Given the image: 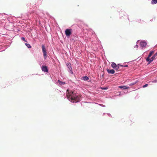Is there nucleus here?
Returning <instances> with one entry per match:
<instances>
[{
    "label": "nucleus",
    "mask_w": 157,
    "mask_h": 157,
    "mask_svg": "<svg viewBox=\"0 0 157 157\" xmlns=\"http://www.w3.org/2000/svg\"><path fill=\"white\" fill-rule=\"evenodd\" d=\"M123 67H128V65H126L123 66Z\"/></svg>",
    "instance_id": "obj_22"
},
{
    "label": "nucleus",
    "mask_w": 157,
    "mask_h": 157,
    "mask_svg": "<svg viewBox=\"0 0 157 157\" xmlns=\"http://www.w3.org/2000/svg\"><path fill=\"white\" fill-rule=\"evenodd\" d=\"M118 88L122 89H128L129 88L128 86H118Z\"/></svg>",
    "instance_id": "obj_8"
},
{
    "label": "nucleus",
    "mask_w": 157,
    "mask_h": 157,
    "mask_svg": "<svg viewBox=\"0 0 157 157\" xmlns=\"http://www.w3.org/2000/svg\"><path fill=\"white\" fill-rule=\"evenodd\" d=\"M72 29H67L65 31V34L67 36H70L71 34Z\"/></svg>",
    "instance_id": "obj_3"
},
{
    "label": "nucleus",
    "mask_w": 157,
    "mask_h": 157,
    "mask_svg": "<svg viewBox=\"0 0 157 157\" xmlns=\"http://www.w3.org/2000/svg\"><path fill=\"white\" fill-rule=\"evenodd\" d=\"M154 53V51H151L148 55L147 58H150V57Z\"/></svg>",
    "instance_id": "obj_12"
},
{
    "label": "nucleus",
    "mask_w": 157,
    "mask_h": 157,
    "mask_svg": "<svg viewBox=\"0 0 157 157\" xmlns=\"http://www.w3.org/2000/svg\"><path fill=\"white\" fill-rule=\"evenodd\" d=\"M148 86V84H146L144 85L143 87V88H145V87H146L147 86Z\"/></svg>",
    "instance_id": "obj_17"
},
{
    "label": "nucleus",
    "mask_w": 157,
    "mask_h": 157,
    "mask_svg": "<svg viewBox=\"0 0 157 157\" xmlns=\"http://www.w3.org/2000/svg\"><path fill=\"white\" fill-rule=\"evenodd\" d=\"M42 70L43 71L45 72H48L47 67L45 66H43L42 67Z\"/></svg>",
    "instance_id": "obj_6"
},
{
    "label": "nucleus",
    "mask_w": 157,
    "mask_h": 157,
    "mask_svg": "<svg viewBox=\"0 0 157 157\" xmlns=\"http://www.w3.org/2000/svg\"><path fill=\"white\" fill-rule=\"evenodd\" d=\"M67 65L68 67V68L69 70H70V72L71 73V74H73V72L72 71V69L71 68V64L70 63H67L66 64Z\"/></svg>",
    "instance_id": "obj_5"
},
{
    "label": "nucleus",
    "mask_w": 157,
    "mask_h": 157,
    "mask_svg": "<svg viewBox=\"0 0 157 157\" xmlns=\"http://www.w3.org/2000/svg\"><path fill=\"white\" fill-rule=\"evenodd\" d=\"M157 55V53L155 54L151 57V59L149 58H147L146 59L147 61L148 62H149V63L151 62L155 58V57Z\"/></svg>",
    "instance_id": "obj_4"
},
{
    "label": "nucleus",
    "mask_w": 157,
    "mask_h": 157,
    "mask_svg": "<svg viewBox=\"0 0 157 157\" xmlns=\"http://www.w3.org/2000/svg\"><path fill=\"white\" fill-rule=\"evenodd\" d=\"M58 82H59V84L60 85H64L65 84V82L61 81L59 80H58Z\"/></svg>",
    "instance_id": "obj_13"
},
{
    "label": "nucleus",
    "mask_w": 157,
    "mask_h": 157,
    "mask_svg": "<svg viewBox=\"0 0 157 157\" xmlns=\"http://www.w3.org/2000/svg\"><path fill=\"white\" fill-rule=\"evenodd\" d=\"M153 82H157V80H154V81H153Z\"/></svg>",
    "instance_id": "obj_21"
},
{
    "label": "nucleus",
    "mask_w": 157,
    "mask_h": 157,
    "mask_svg": "<svg viewBox=\"0 0 157 157\" xmlns=\"http://www.w3.org/2000/svg\"><path fill=\"white\" fill-rule=\"evenodd\" d=\"M136 46L137 47L138 46L137 45H136Z\"/></svg>",
    "instance_id": "obj_23"
},
{
    "label": "nucleus",
    "mask_w": 157,
    "mask_h": 157,
    "mask_svg": "<svg viewBox=\"0 0 157 157\" xmlns=\"http://www.w3.org/2000/svg\"><path fill=\"white\" fill-rule=\"evenodd\" d=\"M151 3L152 4H156L157 3V0H152L151 2Z\"/></svg>",
    "instance_id": "obj_11"
},
{
    "label": "nucleus",
    "mask_w": 157,
    "mask_h": 157,
    "mask_svg": "<svg viewBox=\"0 0 157 157\" xmlns=\"http://www.w3.org/2000/svg\"><path fill=\"white\" fill-rule=\"evenodd\" d=\"M67 96L68 100L73 103H76L80 101V95L76 94L75 92H71L70 93L68 92Z\"/></svg>",
    "instance_id": "obj_1"
},
{
    "label": "nucleus",
    "mask_w": 157,
    "mask_h": 157,
    "mask_svg": "<svg viewBox=\"0 0 157 157\" xmlns=\"http://www.w3.org/2000/svg\"><path fill=\"white\" fill-rule=\"evenodd\" d=\"M117 67H116V68H115L114 69L116 70H118L119 69L120 67L117 66Z\"/></svg>",
    "instance_id": "obj_19"
},
{
    "label": "nucleus",
    "mask_w": 157,
    "mask_h": 157,
    "mask_svg": "<svg viewBox=\"0 0 157 157\" xmlns=\"http://www.w3.org/2000/svg\"><path fill=\"white\" fill-rule=\"evenodd\" d=\"M107 71L109 74H113L115 72V71L113 69L109 70L108 69L107 70Z\"/></svg>",
    "instance_id": "obj_9"
},
{
    "label": "nucleus",
    "mask_w": 157,
    "mask_h": 157,
    "mask_svg": "<svg viewBox=\"0 0 157 157\" xmlns=\"http://www.w3.org/2000/svg\"><path fill=\"white\" fill-rule=\"evenodd\" d=\"M117 65V66H118V67H123V65H121L120 64H118Z\"/></svg>",
    "instance_id": "obj_18"
},
{
    "label": "nucleus",
    "mask_w": 157,
    "mask_h": 157,
    "mask_svg": "<svg viewBox=\"0 0 157 157\" xmlns=\"http://www.w3.org/2000/svg\"><path fill=\"white\" fill-rule=\"evenodd\" d=\"M21 39L22 40L24 41L25 42H27V41L25 40V38L24 37H21Z\"/></svg>",
    "instance_id": "obj_16"
},
{
    "label": "nucleus",
    "mask_w": 157,
    "mask_h": 157,
    "mask_svg": "<svg viewBox=\"0 0 157 157\" xmlns=\"http://www.w3.org/2000/svg\"><path fill=\"white\" fill-rule=\"evenodd\" d=\"M25 44L27 46V47L29 48H31V46L29 44L25 43Z\"/></svg>",
    "instance_id": "obj_15"
},
{
    "label": "nucleus",
    "mask_w": 157,
    "mask_h": 157,
    "mask_svg": "<svg viewBox=\"0 0 157 157\" xmlns=\"http://www.w3.org/2000/svg\"><path fill=\"white\" fill-rule=\"evenodd\" d=\"M135 84V83H130V84H129V85L130 86H132V85H134Z\"/></svg>",
    "instance_id": "obj_20"
},
{
    "label": "nucleus",
    "mask_w": 157,
    "mask_h": 157,
    "mask_svg": "<svg viewBox=\"0 0 157 157\" xmlns=\"http://www.w3.org/2000/svg\"><path fill=\"white\" fill-rule=\"evenodd\" d=\"M147 43L145 41H142L140 42V46L142 47H145L147 45Z\"/></svg>",
    "instance_id": "obj_7"
},
{
    "label": "nucleus",
    "mask_w": 157,
    "mask_h": 157,
    "mask_svg": "<svg viewBox=\"0 0 157 157\" xmlns=\"http://www.w3.org/2000/svg\"><path fill=\"white\" fill-rule=\"evenodd\" d=\"M42 49L43 53L44 59H46L47 57V54L46 50L44 44H42Z\"/></svg>",
    "instance_id": "obj_2"
},
{
    "label": "nucleus",
    "mask_w": 157,
    "mask_h": 157,
    "mask_svg": "<svg viewBox=\"0 0 157 157\" xmlns=\"http://www.w3.org/2000/svg\"><path fill=\"white\" fill-rule=\"evenodd\" d=\"M116 64L114 62L112 63L111 64V67L114 69L117 67Z\"/></svg>",
    "instance_id": "obj_10"
},
{
    "label": "nucleus",
    "mask_w": 157,
    "mask_h": 157,
    "mask_svg": "<svg viewBox=\"0 0 157 157\" xmlns=\"http://www.w3.org/2000/svg\"><path fill=\"white\" fill-rule=\"evenodd\" d=\"M83 78L84 80H87L89 79V78L86 76H85L83 77Z\"/></svg>",
    "instance_id": "obj_14"
}]
</instances>
